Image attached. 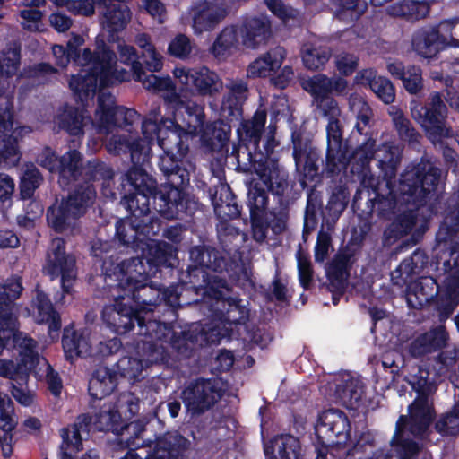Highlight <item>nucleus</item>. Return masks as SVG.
I'll use <instances>...</instances> for the list:
<instances>
[{
  "instance_id": "nucleus-61",
  "label": "nucleus",
  "mask_w": 459,
  "mask_h": 459,
  "mask_svg": "<svg viewBox=\"0 0 459 459\" xmlns=\"http://www.w3.org/2000/svg\"><path fill=\"white\" fill-rule=\"evenodd\" d=\"M42 181L43 177L39 169L33 163L26 165L19 185L21 198L22 200L30 199Z\"/></svg>"
},
{
  "instance_id": "nucleus-62",
  "label": "nucleus",
  "mask_w": 459,
  "mask_h": 459,
  "mask_svg": "<svg viewBox=\"0 0 459 459\" xmlns=\"http://www.w3.org/2000/svg\"><path fill=\"white\" fill-rule=\"evenodd\" d=\"M391 115L399 138L410 144L420 143L421 134L415 129L410 119L404 116L403 112L401 109H396Z\"/></svg>"
},
{
  "instance_id": "nucleus-48",
  "label": "nucleus",
  "mask_w": 459,
  "mask_h": 459,
  "mask_svg": "<svg viewBox=\"0 0 459 459\" xmlns=\"http://www.w3.org/2000/svg\"><path fill=\"white\" fill-rule=\"evenodd\" d=\"M407 209L394 216L391 223L384 230L385 241L394 243L402 238L409 235L417 222L418 209L406 205Z\"/></svg>"
},
{
  "instance_id": "nucleus-28",
  "label": "nucleus",
  "mask_w": 459,
  "mask_h": 459,
  "mask_svg": "<svg viewBox=\"0 0 459 459\" xmlns=\"http://www.w3.org/2000/svg\"><path fill=\"white\" fill-rule=\"evenodd\" d=\"M13 103H0V167L10 169L18 165L22 152L18 138L14 135Z\"/></svg>"
},
{
  "instance_id": "nucleus-23",
  "label": "nucleus",
  "mask_w": 459,
  "mask_h": 459,
  "mask_svg": "<svg viewBox=\"0 0 459 459\" xmlns=\"http://www.w3.org/2000/svg\"><path fill=\"white\" fill-rule=\"evenodd\" d=\"M23 290L22 278L18 274H12L0 282V330L3 333L6 329L22 333L17 300Z\"/></svg>"
},
{
  "instance_id": "nucleus-37",
  "label": "nucleus",
  "mask_w": 459,
  "mask_h": 459,
  "mask_svg": "<svg viewBox=\"0 0 459 459\" xmlns=\"http://www.w3.org/2000/svg\"><path fill=\"white\" fill-rule=\"evenodd\" d=\"M448 338L445 326L438 325L414 338L408 346V351L413 358H421L445 348Z\"/></svg>"
},
{
  "instance_id": "nucleus-41",
  "label": "nucleus",
  "mask_w": 459,
  "mask_h": 459,
  "mask_svg": "<svg viewBox=\"0 0 459 459\" xmlns=\"http://www.w3.org/2000/svg\"><path fill=\"white\" fill-rule=\"evenodd\" d=\"M267 119V113L264 109H257L251 119L240 120V127L238 128V134L243 143V147L247 154L251 150H257L258 143H261L262 134ZM242 148V146L240 147Z\"/></svg>"
},
{
  "instance_id": "nucleus-56",
  "label": "nucleus",
  "mask_w": 459,
  "mask_h": 459,
  "mask_svg": "<svg viewBox=\"0 0 459 459\" xmlns=\"http://www.w3.org/2000/svg\"><path fill=\"white\" fill-rule=\"evenodd\" d=\"M311 184L307 196L303 226V232L307 234L317 227L318 220L321 218V209H323L322 195L315 189L316 183Z\"/></svg>"
},
{
  "instance_id": "nucleus-39",
  "label": "nucleus",
  "mask_w": 459,
  "mask_h": 459,
  "mask_svg": "<svg viewBox=\"0 0 459 459\" xmlns=\"http://www.w3.org/2000/svg\"><path fill=\"white\" fill-rule=\"evenodd\" d=\"M232 123L222 118L207 123L200 132L203 146L209 152H221L231 134Z\"/></svg>"
},
{
  "instance_id": "nucleus-13",
  "label": "nucleus",
  "mask_w": 459,
  "mask_h": 459,
  "mask_svg": "<svg viewBox=\"0 0 459 459\" xmlns=\"http://www.w3.org/2000/svg\"><path fill=\"white\" fill-rule=\"evenodd\" d=\"M279 144L274 134L269 133L262 145L258 143L257 150L247 153L248 161L254 166L268 190L278 196H282L288 188V175L280 169L274 149Z\"/></svg>"
},
{
  "instance_id": "nucleus-36",
  "label": "nucleus",
  "mask_w": 459,
  "mask_h": 459,
  "mask_svg": "<svg viewBox=\"0 0 459 459\" xmlns=\"http://www.w3.org/2000/svg\"><path fill=\"white\" fill-rule=\"evenodd\" d=\"M413 50L424 58H433L446 47L439 23L437 26L422 27L417 30L411 39Z\"/></svg>"
},
{
  "instance_id": "nucleus-58",
  "label": "nucleus",
  "mask_w": 459,
  "mask_h": 459,
  "mask_svg": "<svg viewBox=\"0 0 459 459\" xmlns=\"http://www.w3.org/2000/svg\"><path fill=\"white\" fill-rule=\"evenodd\" d=\"M376 451L374 435L369 431L363 432L354 446L347 451L344 459H385L377 457Z\"/></svg>"
},
{
  "instance_id": "nucleus-34",
  "label": "nucleus",
  "mask_w": 459,
  "mask_h": 459,
  "mask_svg": "<svg viewBox=\"0 0 459 459\" xmlns=\"http://www.w3.org/2000/svg\"><path fill=\"white\" fill-rule=\"evenodd\" d=\"M239 33L242 44L250 49L257 48L265 44L272 36V23L267 16H247L243 19Z\"/></svg>"
},
{
  "instance_id": "nucleus-20",
  "label": "nucleus",
  "mask_w": 459,
  "mask_h": 459,
  "mask_svg": "<svg viewBox=\"0 0 459 459\" xmlns=\"http://www.w3.org/2000/svg\"><path fill=\"white\" fill-rule=\"evenodd\" d=\"M293 145V159L297 171L300 173L299 184L305 189L311 183L321 182L322 176L319 173L318 160L320 151L313 145L312 139L300 132H293L291 134Z\"/></svg>"
},
{
  "instance_id": "nucleus-14",
  "label": "nucleus",
  "mask_w": 459,
  "mask_h": 459,
  "mask_svg": "<svg viewBox=\"0 0 459 459\" xmlns=\"http://www.w3.org/2000/svg\"><path fill=\"white\" fill-rule=\"evenodd\" d=\"M142 116L134 108L116 104V98L109 92L98 95L95 110L96 128L98 133L109 134L116 129L132 132L134 125L141 123Z\"/></svg>"
},
{
  "instance_id": "nucleus-19",
  "label": "nucleus",
  "mask_w": 459,
  "mask_h": 459,
  "mask_svg": "<svg viewBox=\"0 0 459 459\" xmlns=\"http://www.w3.org/2000/svg\"><path fill=\"white\" fill-rule=\"evenodd\" d=\"M38 342L27 334H23L15 343L13 350H17L19 359L17 363L13 360L0 359V376L8 378L18 385H27L30 374L37 368L39 355L37 351Z\"/></svg>"
},
{
  "instance_id": "nucleus-52",
  "label": "nucleus",
  "mask_w": 459,
  "mask_h": 459,
  "mask_svg": "<svg viewBox=\"0 0 459 459\" xmlns=\"http://www.w3.org/2000/svg\"><path fill=\"white\" fill-rule=\"evenodd\" d=\"M238 29L236 25L224 27L210 48L211 54L218 60H225L238 45Z\"/></svg>"
},
{
  "instance_id": "nucleus-35",
  "label": "nucleus",
  "mask_w": 459,
  "mask_h": 459,
  "mask_svg": "<svg viewBox=\"0 0 459 459\" xmlns=\"http://www.w3.org/2000/svg\"><path fill=\"white\" fill-rule=\"evenodd\" d=\"M208 199L213 206L215 215L221 221L238 219L241 216L242 206L230 186L209 187Z\"/></svg>"
},
{
  "instance_id": "nucleus-40",
  "label": "nucleus",
  "mask_w": 459,
  "mask_h": 459,
  "mask_svg": "<svg viewBox=\"0 0 459 459\" xmlns=\"http://www.w3.org/2000/svg\"><path fill=\"white\" fill-rule=\"evenodd\" d=\"M117 374L108 367H99L94 370L89 380L88 393L91 396V403L100 401L110 395L117 387Z\"/></svg>"
},
{
  "instance_id": "nucleus-10",
  "label": "nucleus",
  "mask_w": 459,
  "mask_h": 459,
  "mask_svg": "<svg viewBox=\"0 0 459 459\" xmlns=\"http://www.w3.org/2000/svg\"><path fill=\"white\" fill-rule=\"evenodd\" d=\"M410 109L412 118L430 142L441 143L453 136V129L447 124L448 108L440 92L432 91L424 103L412 100Z\"/></svg>"
},
{
  "instance_id": "nucleus-31",
  "label": "nucleus",
  "mask_w": 459,
  "mask_h": 459,
  "mask_svg": "<svg viewBox=\"0 0 459 459\" xmlns=\"http://www.w3.org/2000/svg\"><path fill=\"white\" fill-rule=\"evenodd\" d=\"M322 115L328 118L326 126L327 161L333 166V152H340L342 126L337 117L340 115L337 101L330 95L315 101Z\"/></svg>"
},
{
  "instance_id": "nucleus-9",
  "label": "nucleus",
  "mask_w": 459,
  "mask_h": 459,
  "mask_svg": "<svg viewBox=\"0 0 459 459\" xmlns=\"http://www.w3.org/2000/svg\"><path fill=\"white\" fill-rule=\"evenodd\" d=\"M401 160L402 151L397 145H384L383 154L378 160V167L380 176L385 180L389 193L388 195H384L376 189L374 190L375 197L368 200L367 210L362 211V213L368 218L372 219L374 214H376L380 219H389L390 215L394 214L397 203L404 204L399 199L396 191L395 195H393L392 189Z\"/></svg>"
},
{
  "instance_id": "nucleus-51",
  "label": "nucleus",
  "mask_w": 459,
  "mask_h": 459,
  "mask_svg": "<svg viewBox=\"0 0 459 459\" xmlns=\"http://www.w3.org/2000/svg\"><path fill=\"white\" fill-rule=\"evenodd\" d=\"M430 10L428 0H404L393 4L388 8L391 16L416 22L425 18Z\"/></svg>"
},
{
  "instance_id": "nucleus-1",
  "label": "nucleus",
  "mask_w": 459,
  "mask_h": 459,
  "mask_svg": "<svg viewBox=\"0 0 459 459\" xmlns=\"http://www.w3.org/2000/svg\"><path fill=\"white\" fill-rule=\"evenodd\" d=\"M143 136L151 143H156L163 151L158 166L166 177V183L158 186L157 180L143 168L134 167L121 175L120 195L128 209L134 207V216L141 217L135 227L150 221L149 202L152 208L168 220L191 216L196 210L195 202L186 191L195 165L187 160L189 142L193 138L173 118L151 111L141 120Z\"/></svg>"
},
{
  "instance_id": "nucleus-15",
  "label": "nucleus",
  "mask_w": 459,
  "mask_h": 459,
  "mask_svg": "<svg viewBox=\"0 0 459 459\" xmlns=\"http://www.w3.org/2000/svg\"><path fill=\"white\" fill-rule=\"evenodd\" d=\"M140 400L132 392L119 394L116 403H104L95 413L93 424L98 431L123 436L126 419L138 414Z\"/></svg>"
},
{
  "instance_id": "nucleus-43",
  "label": "nucleus",
  "mask_w": 459,
  "mask_h": 459,
  "mask_svg": "<svg viewBox=\"0 0 459 459\" xmlns=\"http://www.w3.org/2000/svg\"><path fill=\"white\" fill-rule=\"evenodd\" d=\"M189 258L192 265L203 267L214 273H222L228 266V260L217 248L209 245H196L190 248Z\"/></svg>"
},
{
  "instance_id": "nucleus-30",
  "label": "nucleus",
  "mask_w": 459,
  "mask_h": 459,
  "mask_svg": "<svg viewBox=\"0 0 459 459\" xmlns=\"http://www.w3.org/2000/svg\"><path fill=\"white\" fill-rule=\"evenodd\" d=\"M227 91L223 94L220 115L230 123L239 122L243 117V107L248 99V82L245 79H234L226 84Z\"/></svg>"
},
{
  "instance_id": "nucleus-3",
  "label": "nucleus",
  "mask_w": 459,
  "mask_h": 459,
  "mask_svg": "<svg viewBox=\"0 0 459 459\" xmlns=\"http://www.w3.org/2000/svg\"><path fill=\"white\" fill-rule=\"evenodd\" d=\"M82 59L83 65H91V67L81 69L69 81L70 89L82 103L93 99L98 90L134 80L132 68L129 71L117 68V55L103 39L96 38L93 51L85 48Z\"/></svg>"
},
{
  "instance_id": "nucleus-45",
  "label": "nucleus",
  "mask_w": 459,
  "mask_h": 459,
  "mask_svg": "<svg viewBox=\"0 0 459 459\" xmlns=\"http://www.w3.org/2000/svg\"><path fill=\"white\" fill-rule=\"evenodd\" d=\"M62 347L65 359L70 362L91 354L89 339L82 331L75 330L72 325L64 328Z\"/></svg>"
},
{
  "instance_id": "nucleus-25",
  "label": "nucleus",
  "mask_w": 459,
  "mask_h": 459,
  "mask_svg": "<svg viewBox=\"0 0 459 459\" xmlns=\"http://www.w3.org/2000/svg\"><path fill=\"white\" fill-rule=\"evenodd\" d=\"M174 75L186 90L202 97H214L223 89L218 74L206 66L176 68Z\"/></svg>"
},
{
  "instance_id": "nucleus-12",
  "label": "nucleus",
  "mask_w": 459,
  "mask_h": 459,
  "mask_svg": "<svg viewBox=\"0 0 459 459\" xmlns=\"http://www.w3.org/2000/svg\"><path fill=\"white\" fill-rule=\"evenodd\" d=\"M268 193L260 182H250L247 191V204L249 208L250 223L256 240L263 241L266 238L268 228L273 233L281 234L287 227L288 212L285 208L272 212L267 218Z\"/></svg>"
},
{
  "instance_id": "nucleus-5",
  "label": "nucleus",
  "mask_w": 459,
  "mask_h": 459,
  "mask_svg": "<svg viewBox=\"0 0 459 459\" xmlns=\"http://www.w3.org/2000/svg\"><path fill=\"white\" fill-rule=\"evenodd\" d=\"M152 277L138 275L136 272L126 270L125 276L113 283L117 291L126 297V300L139 308L142 314L153 312V307L165 306L173 312L186 307L189 302L178 291V286L158 288L150 283Z\"/></svg>"
},
{
  "instance_id": "nucleus-4",
  "label": "nucleus",
  "mask_w": 459,
  "mask_h": 459,
  "mask_svg": "<svg viewBox=\"0 0 459 459\" xmlns=\"http://www.w3.org/2000/svg\"><path fill=\"white\" fill-rule=\"evenodd\" d=\"M230 290H222V297L218 299H212L213 306L211 307L212 312V321L214 325L204 326L202 325V342L204 346L218 344L222 339L244 340L247 338L250 342L263 347L265 345L260 333V329L249 332L247 323L249 319L248 302L244 304L243 299L239 298L226 297Z\"/></svg>"
},
{
  "instance_id": "nucleus-57",
  "label": "nucleus",
  "mask_w": 459,
  "mask_h": 459,
  "mask_svg": "<svg viewBox=\"0 0 459 459\" xmlns=\"http://www.w3.org/2000/svg\"><path fill=\"white\" fill-rule=\"evenodd\" d=\"M135 43L142 49L141 58L143 59L145 69L149 73L160 72L163 67V56L157 52L147 33L136 36Z\"/></svg>"
},
{
  "instance_id": "nucleus-33",
  "label": "nucleus",
  "mask_w": 459,
  "mask_h": 459,
  "mask_svg": "<svg viewBox=\"0 0 459 459\" xmlns=\"http://www.w3.org/2000/svg\"><path fill=\"white\" fill-rule=\"evenodd\" d=\"M360 252L355 248L352 243H347L345 247L341 248L333 256L327 268V275L330 285L333 286L334 282L338 283L340 294H343L345 290V281L350 275V271L356 262L357 255Z\"/></svg>"
},
{
  "instance_id": "nucleus-8",
  "label": "nucleus",
  "mask_w": 459,
  "mask_h": 459,
  "mask_svg": "<svg viewBox=\"0 0 459 459\" xmlns=\"http://www.w3.org/2000/svg\"><path fill=\"white\" fill-rule=\"evenodd\" d=\"M96 196L92 183L83 181L76 184L58 205L53 204L48 208L46 218L48 226L56 233L65 232L75 220L87 212L94 204Z\"/></svg>"
},
{
  "instance_id": "nucleus-27",
  "label": "nucleus",
  "mask_w": 459,
  "mask_h": 459,
  "mask_svg": "<svg viewBox=\"0 0 459 459\" xmlns=\"http://www.w3.org/2000/svg\"><path fill=\"white\" fill-rule=\"evenodd\" d=\"M90 255L94 264H99L106 284L113 287L119 277L128 270L127 259H121L114 253L111 241L94 238L90 242Z\"/></svg>"
},
{
  "instance_id": "nucleus-46",
  "label": "nucleus",
  "mask_w": 459,
  "mask_h": 459,
  "mask_svg": "<svg viewBox=\"0 0 459 459\" xmlns=\"http://www.w3.org/2000/svg\"><path fill=\"white\" fill-rule=\"evenodd\" d=\"M285 56L286 50L283 47L276 46L270 48L248 65L247 74L250 77H267L271 72L281 66Z\"/></svg>"
},
{
  "instance_id": "nucleus-2",
  "label": "nucleus",
  "mask_w": 459,
  "mask_h": 459,
  "mask_svg": "<svg viewBox=\"0 0 459 459\" xmlns=\"http://www.w3.org/2000/svg\"><path fill=\"white\" fill-rule=\"evenodd\" d=\"M120 204L128 214L126 218L117 221L114 241L117 243L118 247L133 250L140 248L142 250L141 255L127 259L128 270L136 272L138 275H143L146 278L155 277L162 267H173L172 260L176 259L178 249L172 244L163 240L143 242L138 237L139 234L149 235L152 231V224L154 220V215L151 212L152 201L149 202L150 221L143 227H135L137 222L141 223L142 218L133 215L134 207L127 208L123 202V195H121Z\"/></svg>"
},
{
  "instance_id": "nucleus-21",
  "label": "nucleus",
  "mask_w": 459,
  "mask_h": 459,
  "mask_svg": "<svg viewBox=\"0 0 459 459\" xmlns=\"http://www.w3.org/2000/svg\"><path fill=\"white\" fill-rule=\"evenodd\" d=\"M76 260L66 252V241L63 238H55L47 252L44 272L51 280L61 278L64 294H70L76 279Z\"/></svg>"
},
{
  "instance_id": "nucleus-50",
  "label": "nucleus",
  "mask_w": 459,
  "mask_h": 459,
  "mask_svg": "<svg viewBox=\"0 0 459 459\" xmlns=\"http://www.w3.org/2000/svg\"><path fill=\"white\" fill-rule=\"evenodd\" d=\"M405 420L406 415H400L396 421L391 445L397 459H419L420 450L419 443L404 437L407 432L403 430V425Z\"/></svg>"
},
{
  "instance_id": "nucleus-44",
  "label": "nucleus",
  "mask_w": 459,
  "mask_h": 459,
  "mask_svg": "<svg viewBox=\"0 0 459 459\" xmlns=\"http://www.w3.org/2000/svg\"><path fill=\"white\" fill-rule=\"evenodd\" d=\"M100 11L102 28L109 33L122 31L131 20L132 13L125 3H109L101 4Z\"/></svg>"
},
{
  "instance_id": "nucleus-11",
  "label": "nucleus",
  "mask_w": 459,
  "mask_h": 459,
  "mask_svg": "<svg viewBox=\"0 0 459 459\" xmlns=\"http://www.w3.org/2000/svg\"><path fill=\"white\" fill-rule=\"evenodd\" d=\"M178 291L188 300L186 306L199 302L209 303L212 307V299H220L222 290H230V284L225 278L209 273L203 267L189 264L186 273L180 277Z\"/></svg>"
},
{
  "instance_id": "nucleus-54",
  "label": "nucleus",
  "mask_w": 459,
  "mask_h": 459,
  "mask_svg": "<svg viewBox=\"0 0 459 459\" xmlns=\"http://www.w3.org/2000/svg\"><path fill=\"white\" fill-rule=\"evenodd\" d=\"M349 197L345 191L338 189L330 195L325 207L321 209L322 228H333L334 224L347 207Z\"/></svg>"
},
{
  "instance_id": "nucleus-18",
  "label": "nucleus",
  "mask_w": 459,
  "mask_h": 459,
  "mask_svg": "<svg viewBox=\"0 0 459 459\" xmlns=\"http://www.w3.org/2000/svg\"><path fill=\"white\" fill-rule=\"evenodd\" d=\"M222 391L212 378L198 377L187 383L180 393L184 406L191 417H198L214 407Z\"/></svg>"
},
{
  "instance_id": "nucleus-7",
  "label": "nucleus",
  "mask_w": 459,
  "mask_h": 459,
  "mask_svg": "<svg viewBox=\"0 0 459 459\" xmlns=\"http://www.w3.org/2000/svg\"><path fill=\"white\" fill-rule=\"evenodd\" d=\"M202 324L192 323L187 329L177 332L170 324L160 321V327L152 333V340H141L137 343V350L143 351L145 366L163 362L165 349L162 343H168L178 354L188 357L194 347H204L202 342Z\"/></svg>"
},
{
  "instance_id": "nucleus-6",
  "label": "nucleus",
  "mask_w": 459,
  "mask_h": 459,
  "mask_svg": "<svg viewBox=\"0 0 459 459\" xmlns=\"http://www.w3.org/2000/svg\"><path fill=\"white\" fill-rule=\"evenodd\" d=\"M441 180V169L421 157L419 161L408 164L400 174L396 192L405 205L420 209L437 198Z\"/></svg>"
},
{
  "instance_id": "nucleus-26",
  "label": "nucleus",
  "mask_w": 459,
  "mask_h": 459,
  "mask_svg": "<svg viewBox=\"0 0 459 459\" xmlns=\"http://www.w3.org/2000/svg\"><path fill=\"white\" fill-rule=\"evenodd\" d=\"M103 323L112 332L123 335L134 330L137 322L143 320L142 311L126 300V297L118 292L115 303L106 306L101 311Z\"/></svg>"
},
{
  "instance_id": "nucleus-24",
  "label": "nucleus",
  "mask_w": 459,
  "mask_h": 459,
  "mask_svg": "<svg viewBox=\"0 0 459 459\" xmlns=\"http://www.w3.org/2000/svg\"><path fill=\"white\" fill-rule=\"evenodd\" d=\"M316 432L323 446H345L351 438L349 418L339 409L325 410L318 417Z\"/></svg>"
},
{
  "instance_id": "nucleus-22",
  "label": "nucleus",
  "mask_w": 459,
  "mask_h": 459,
  "mask_svg": "<svg viewBox=\"0 0 459 459\" xmlns=\"http://www.w3.org/2000/svg\"><path fill=\"white\" fill-rule=\"evenodd\" d=\"M37 162L52 173H58L61 185H69L82 174V155L77 150H69L58 156L51 147L46 146L38 155Z\"/></svg>"
},
{
  "instance_id": "nucleus-38",
  "label": "nucleus",
  "mask_w": 459,
  "mask_h": 459,
  "mask_svg": "<svg viewBox=\"0 0 459 459\" xmlns=\"http://www.w3.org/2000/svg\"><path fill=\"white\" fill-rule=\"evenodd\" d=\"M193 30L195 34L212 30L226 16L227 9L212 2H200L193 7Z\"/></svg>"
},
{
  "instance_id": "nucleus-17",
  "label": "nucleus",
  "mask_w": 459,
  "mask_h": 459,
  "mask_svg": "<svg viewBox=\"0 0 459 459\" xmlns=\"http://www.w3.org/2000/svg\"><path fill=\"white\" fill-rule=\"evenodd\" d=\"M447 204V213L437 233V239L439 242L453 241L459 235V194L455 197H451ZM451 257L456 270L445 278L444 295L459 300V243L453 247Z\"/></svg>"
},
{
  "instance_id": "nucleus-49",
  "label": "nucleus",
  "mask_w": 459,
  "mask_h": 459,
  "mask_svg": "<svg viewBox=\"0 0 459 459\" xmlns=\"http://www.w3.org/2000/svg\"><path fill=\"white\" fill-rule=\"evenodd\" d=\"M36 307V320L39 324H47L48 325V333L52 335L56 334L61 329V316L54 307L48 294L42 290H38L33 299Z\"/></svg>"
},
{
  "instance_id": "nucleus-63",
  "label": "nucleus",
  "mask_w": 459,
  "mask_h": 459,
  "mask_svg": "<svg viewBox=\"0 0 459 459\" xmlns=\"http://www.w3.org/2000/svg\"><path fill=\"white\" fill-rule=\"evenodd\" d=\"M119 60L126 65H132L134 74V81H142L145 78V64L141 55L138 54L136 48L130 45H119Z\"/></svg>"
},
{
  "instance_id": "nucleus-32",
  "label": "nucleus",
  "mask_w": 459,
  "mask_h": 459,
  "mask_svg": "<svg viewBox=\"0 0 459 459\" xmlns=\"http://www.w3.org/2000/svg\"><path fill=\"white\" fill-rule=\"evenodd\" d=\"M408 411L409 416H406L403 430L408 431V436H423L436 416L433 404L429 403L428 396L422 394L409 405Z\"/></svg>"
},
{
  "instance_id": "nucleus-53",
  "label": "nucleus",
  "mask_w": 459,
  "mask_h": 459,
  "mask_svg": "<svg viewBox=\"0 0 459 459\" xmlns=\"http://www.w3.org/2000/svg\"><path fill=\"white\" fill-rule=\"evenodd\" d=\"M364 386L360 380L349 377L336 384L335 397L347 408L359 406L364 393Z\"/></svg>"
},
{
  "instance_id": "nucleus-55",
  "label": "nucleus",
  "mask_w": 459,
  "mask_h": 459,
  "mask_svg": "<svg viewBox=\"0 0 459 459\" xmlns=\"http://www.w3.org/2000/svg\"><path fill=\"white\" fill-rule=\"evenodd\" d=\"M91 120V117H85L82 110L74 106L65 105L62 113L58 115V126L73 136L84 134V120Z\"/></svg>"
},
{
  "instance_id": "nucleus-47",
  "label": "nucleus",
  "mask_w": 459,
  "mask_h": 459,
  "mask_svg": "<svg viewBox=\"0 0 459 459\" xmlns=\"http://www.w3.org/2000/svg\"><path fill=\"white\" fill-rule=\"evenodd\" d=\"M356 79L361 84L369 86L372 91L385 104H391L395 99V90L392 82L384 76L377 74L374 69H364L358 73Z\"/></svg>"
},
{
  "instance_id": "nucleus-64",
  "label": "nucleus",
  "mask_w": 459,
  "mask_h": 459,
  "mask_svg": "<svg viewBox=\"0 0 459 459\" xmlns=\"http://www.w3.org/2000/svg\"><path fill=\"white\" fill-rule=\"evenodd\" d=\"M304 91L308 92L314 101L331 95V78L325 74H317L301 81Z\"/></svg>"
},
{
  "instance_id": "nucleus-16",
  "label": "nucleus",
  "mask_w": 459,
  "mask_h": 459,
  "mask_svg": "<svg viewBox=\"0 0 459 459\" xmlns=\"http://www.w3.org/2000/svg\"><path fill=\"white\" fill-rule=\"evenodd\" d=\"M376 151V139L373 134L365 138L351 153L342 135L340 152L336 155L333 152V166L328 163L327 152L325 153L324 171L327 177H333L350 165L351 173L365 176L369 171L370 162L374 159Z\"/></svg>"
},
{
  "instance_id": "nucleus-42",
  "label": "nucleus",
  "mask_w": 459,
  "mask_h": 459,
  "mask_svg": "<svg viewBox=\"0 0 459 459\" xmlns=\"http://www.w3.org/2000/svg\"><path fill=\"white\" fill-rule=\"evenodd\" d=\"M92 418L89 414H81L74 423L60 429L62 444L60 446V458L63 453H77L82 449V437L81 432L89 433Z\"/></svg>"
},
{
  "instance_id": "nucleus-29",
  "label": "nucleus",
  "mask_w": 459,
  "mask_h": 459,
  "mask_svg": "<svg viewBox=\"0 0 459 459\" xmlns=\"http://www.w3.org/2000/svg\"><path fill=\"white\" fill-rule=\"evenodd\" d=\"M173 108V119L185 128L191 136H197L205 126L204 106L193 100H183L173 93L168 100Z\"/></svg>"
},
{
  "instance_id": "nucleus-59",
  "label": "nucleus",
  "mask_w": 459,
  "mask_h": 459,
  "mask_svg": "<svg viewBox=\"0 0 459 459\" xmlns=\"http://www.w3.org/2000/svg\"><path fill=\"white\" fill-rule=\"evenodd\" d=\"M137 353L141 357L140 359L123 356L116 362L115 369H112L117 374V377H121L132 381L139 380L145 360L142 350H138Z\"/></svg>"
},
{
  "instance_id": "nucleus-60",
  "label": "nucleus",
  "mask_w": 459,
  "mask_h": 459,
  "mask_svg": "<svg viewBox=\"0 0 459 459\" xmlns=\"http://www.w3.org/2000/svg\"><path fill=\"white\" fill-rule=\"evenodd\" d=\"M114 176L113 169L106 162L99 160H89L83 172L85 182L92 183L101 180L103 186H108Z\"/></svg>"
}]
</instances>
